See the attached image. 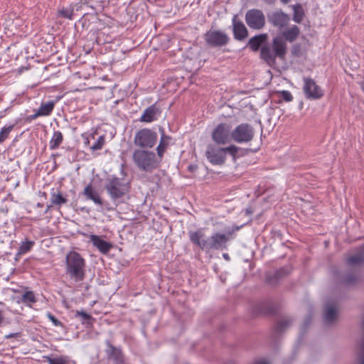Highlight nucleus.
I'll list each match as a JSON object with an SVG mask.
<instances>
[{"label":"nucleus","instance_id":"obj_1","mask_svg":"<svg viewBox=\"0 0 364 364\" xmlns=\"http://www.w3.org/2000/svg\"><path fill=\"white\" fill-rule=\"evenodd\" d=\"M240 230L239 226H234L225 233L214 232L210 237L205 238L202 229L188 232L190 241L201 250L209 252L210 250H223L226 249L227 243L230 240V236L235 231Z\"/></svg>","mask_w":364,"mask_h":364},{"label":"nucleus","instance_id":"obj_2","mask_svg":"<svg viewBox=\"0 0 364 364\" xmlns=\"http://www.w3.org/2000/svg\"><path fill=\"white\" fill-rule=\"evenodd\" d=\"M65 273L67 277L76 283L82 282L86 277V261L82 255L70 251L65 256Z\"/></svg>","mask_w":364,"mask_h":364},{"label":"nucleus","instance_id":"obj_3","mask_svg":"<svg viewBox=\"0 0 364 364\" xmlns=\"http://www.w3.org/2000/svg\"><path fill=\"white\" fill-rule=\"evenodd\" d=\"M105 189L111 200L118 205L124 201L131 190V184L124 178L110 175L105 179Z\"/></svg>","mask_w":364,"mask_h":364},{"label":"nucleus","instance_id":"obj_4","mask_svg":"<svg viewBox=\"0 0 364 364\" xmlns=\"http://www.w3.org/2000/svg\"><path fill=\"white\" fill-rule=\"evenodd\" d=\"M287 51V43L280 37L273 38L272 44L263 45L260 49V58L268 65L273 66L278 58L284 60Z\"/></svg>","mask_w":364,"mask_h":364},{"label":"nucleus","instance_id":"obj_5","mask_svg":"<svg viewBox=\"0 0 364 364\" xmlns=\"http://www.w3.org/2000/svg\"><path fill=\"white\" fill-rule=\"evenodd\" d=\"M162 159L158 154L144 149H135L132 154V160L135 166L145 172H151L158 168Z\"/></svg>","mask_w":364,"mask_h":364},{"label":"nucleus","instance_id":"obj_6","mask_svg":"<svg viewBox=\"0 0 364 364\" xmlns=\"http://www.w3.org/2000/svg\"><path fill=\"white\" fill-rule=\"evenodd\" d=\"M240 150V148L234 144L225 148L209 144L205 150V156L212 165H223L226 161L227 154L231 156L233 161H235L237 158V154Z\"/></svg>","mask_w":364,"mask_h":364},{"label":"nucleus","instance_id":"obj_7","mask_svg":"<svg viewBox=\"0 0 364 364\" xmlns=\"http://www.w3.org/2000/svg\"><path fill=\"white\" fill-rule=\"evenodd\" d=\"M255 136L253 127L248 123H242L235 127L231 132V139L237 144H247Z\"/></svg>","mask_w":364,"mask_h":364},{"label":"nucleus","instance_id":"obj_8","mask_svg":"<svg viewBox=\"0 0 364 364\" xmlns=\"http://www.w3.org/2000/svg\"><path fill=\"white\" fill-rule=\"evenodd\" d=\"M157 133L150 129L144 128L139 130L134 139L136 146L141 148H152L157 142Z\"/></svg>","mask_w":364,"mask_h":364},{"label":"nucleus","instance_id":"obj_9","mask_svg":"<svg viewBox=\"0 0 364 364\" xmlns=\"http://www.w3.org/2000/svg\"><path fill=\"white\" fill-rule=\"evenodd\" d=\"M245 22L251 29L261 30L265 25V16L262 10L252 9L245 14Z\"/></svg>","mask_w":364,"mask_h":364},{"label":"nucleus","instance_id":"obj_10","mask_svg":"<svg viewBox=\"0 0 364 364\" xmlns=\"http://www.w3.org/2000/svg\"><path fill=\"white\" fill-rule=\"evenodd\" d=\"M206 44L213 48L222 47L229 42L228 36L220 30H210L204 35Z\"/></svg>","mask_w":364,"mask_h":364},{"label":"nucleus","instance_id":"obj_11","mask_svg":"<svg viewBox=\"0 0 364 364\" xmlns=\"http://www.w3.org/2000/svg\"><path fill=\"white\" fill-rule=\"evenodd\" d=\"M231 132L229 124L220 123L213 130L212 139L218 145H225L232 141Z\"/></svg>","mask_w":364,"mask_h":364},{"label":"nucleus","instance_id":"obj_12","mask_svg":"<svg viewBox=\"0 0 364 364\" xmlns=\"http://www.w3.org/2000/svg\"><path fill=\"white\" fill-rule=\"evenodd\" d=\"M268 22L279 31L284 29L290 21V16L282 9H277L267 14Z\"/></svg>","mask_w":364,"mask_h":364},{"label":"nucleus","instance_id":"obj_13","mask_svg":"<svg viewBox=\"0 0 364 364\" xmlns=\"http://www.w3.org/2000/svg\"><path fill=\"white\" fill-rule=\"evenodd\" d=\"M304 82L303 90L306 98L318 100L323 95V90L313 79L305 77Z\"/></svg>","mask_w":364,"mask_h":364},{"label":"nucleus","instance_id":"obj_14","mask_svg":"<svg viewBox=\"0 0 364 364\" xmlns=\"http://www.w3.org/2000/svg\"><path fill=\"white\" fill-rule=\"evenodd\" d=\"M161 111L154 104L146 108L141 114L139 121L146 123H151L158 119L160 117Z\"/></svg>","mask_w":364,"mask_h":364},{"label":"nucleus","instance_id":"obj_15","mask_svg":"<svg viewBox=\"0 0 364 364\" xmlns=\"http://www.w3.org/2000/svg\"><path fill=\"white\" fill-rule=\"evenodd\" d=\"M90 242H91L94 247H95L102 254L106 255L112 248V245L108 242L101 237L96 235H90Z\"/></svg>","mask_w":364,"mask_h":364},{"label":"nucleus","instance_id":"obj_16","mask_svg":"<svg viewBox=\"0 0 364 364\" xmlns=\"http://www.w3.org/2000/svg\"><path fill=\"white\" fill-rule=\"evenodd\" d=\"M337 317L336 302L328 301L324 307L323 321L326 324L332 323Z\"/></svg>","mask_w":364,"mask_h":364},{"label":"nucleus","instance_id":"obj_17","mask_svg":"<svg viewBox=\"0 0 364 364\" xmlns=\"http://www.w3.org/2000/svg\"><path fill=\"white\" fill-rule=\"evenodd\" d=\"M233 34L236 40L242 41L245 39L248 35V31L245 24L237 20V16H235L232 18Z\"/></svg>","mask_w":364,"mask_h":364},{"label":"nucleus","instance_id":"obj_18","mask_svg":"<svg viewBox=\"0 0 364 364\" xmlns=\"http://www.w3.org/2000/svg\"><path fill=\"white\" fill-rule=\"evenodd\" d=\"M268 38V36L267 33H261L256 35L248 41L247 46L253 52H257L259 50H260L262 46L263 45H266V41Z\"/></svg>","mask_w":364,"mask_h":364},{"label":"nucleus","instance_id":"obj_19","mask_svg":"<svg viewBox=\"0 0 364 364\" xmlns=\"http://www.w3.org/2000/svg\"><path fill=\"white\" fill-rule=\"evenodd\" d=\"M106 355L112 363L124 357L120 348L114 346L109 341H106Z\"/></svg>","mask_w":364,"mask_h":364},{"label":"nucleus","instance_id":"obj_20","mask_svg":"<svg viewBox=\"0 0 364 364\" xmlns=\"http://www.w3.org/2000/svg\"><path fill=\"white\" fill-rule=\"evenodd\" d=\"M83 195L86 200H92L95 204L102 206L103 203L97 191L91 184H88L83 191Z\"/></svg>","mask_w":364,"mask_h":364},{"label":"nucleus","instance_id":"obj_21","mask_svg":"<svg viewBox=\"0 0 364 364\" xmlns=\"http://www.w3.org/2000/svg\"><path fill=\"white\" fill-rule=\"evenodd\" d=\"M161 132V138L159 145L156 147V151L159 157L164 156V152L170 144V141L171 140V137L165 134L164 130L163 128H160L159 129Z\"/></svg>","mask_w":364,"mask_h":364},{"label":"nucleus","instance_id":"obj_22","mask_svg":"<svg viewBox=\"0 0 364 364\" xmlns=\"http://www.w3.org/2000/svg\"><path fill=\"white\" fill-rule=\"evenodd\" d=\"M300 34V30L296 25L291 26L290 28L284 29L282 32V36H280L285 42L289 41L290 43L294 41Z\"/></svg>","mask_w":364,"mask_h":364},{"label":"nucleus","instance_id":"obj_23","mask_svg":"<svg viewBox=\"0 0 364 364\" xmlns=\"http://www.w3.org/2000/svg\"><path fill=\"white\" fill-rule=\"evenodd\" d=\"M364 262V245L360 247V251L347 259V264L350 266H358Z\"/></svg>","mask_w":364,"mask_h":364},{"label":"nucleus","instance_id":"obj_24","mask_svg":"<svg viewBox=\"0 0 364 364\" xmlns=\"http://www.w3.org/2000/svg\"><path fill=\"white\" fill-rule=\"evenodd\" d=\"M63 135L60 131H54L53 136L49 141V147L51 150H55L63 143Z\"/></svg>","mask_w":364,"mask_h":364},{"label":"nucleus","instance_id":"obj_25","mask_svg":"<svg viewBox=\"0 0 364 364\" xmlns=\"http://www.w3.org/2000/svg\"><path fill=\"white\" fill-rule=\"evenodd\" d=\"M50 195V203H52V205L60 207L62 205L67 203V198L62 195L60 191L55 192L54 189H52Z\"/></svg>","mask_w":364,"mask_h":364},{"label":"nucleus","instance_id":"obj_26","mask_svg":"<svg viewBox=\"0 0 364 364\" xmlns=\"http://www.w3.org/2000/svg\"><path fill=\"white\" fill-rule=\"evenodd\" d=\"M293 9V21L297 23H300L304 16V11L301 4H297L291 6Z\"/></svg>","mask_w":364,"mask_h":364},{"label":"nucleus","instance_id":"obj_27","mask_svg":"<svg viewBox=\"0 0 364 364\" xmlns=\"http://www.w3.org/2000/svg\"><path fill=\"white\" fill-rule=\"evenodd\" d=\"M292 319L289 317H285L280 319L275 325L274 330L277 333H282L286 328L291 326Z\"/></svg>","mask_w":364,"mask_h":364},{"label":"nucleus","instance_id":"obj_28","mask_svg":"<svg viewBox=\"0 0 364 364\" xmlns=\"http://www.w3.org/2000/svg\"><path fill=\"white\" fill-rule=\"evenodd\" d=\"M35 245V242L32 240H28L27 239L25 241H22L18 247V252H16V255H24L33 248Z\"/></svg>","mask_w":364,"mask_h":364},{"label":"nucleus","instance_id":"obj_29","mask_svg":"<svg viewBox=\"0 0 364 364\" xmlns=\"http://www.w3.org/2000/svg\"><path fill=\"white\" fill-rule=\"evenodd\" d=\"M54 106L55 102L49 101L46 103H42L38 109L42 116H48L52 113Z\"/></svg>","mask_w":364,"mask_h":364},{"label":"nucleus","instance_id":"obj_30","mask_svg":"<svg viewBox=\"0 0 364 364\" xmlns=\"http://www.w3.org/2000/svg\"><path fill=\"white\" fill-rule=\"evenodd\" d=\"M75 10V8H74V5L72 4L68 8L63 7L62 9H59L58 14L60 17L72 20L73 19V12Z\"/></svg>","mask_w":364,"mask_h":364},{"label":"nucleus","instance_id":"obj_31","mask_svg":"<svg viewBox=\"0 0 364 364\" xmlns=\"http://www.w3.org/2000/svg\"><path fill=\"white\" fill-rule=\"evenodd\" d=\"M21 301L24 304L30 305L36 302V299L33 291H27L23 294Z\"/></svg>","mask_w":364,"mask_h":364},{"label":"nucleus","instance_id":"obj_32","mask_svg":"<svg viewBox=\"0 0 364 364\" xmlns=\"http://www.w3.org/2000/svg\"><path fill=\"white\" fill-rule=\"evenodd\" d=\"M15 124H10L1 127L0 130V144H2L8 137L11 132L14 129Z\"/></svg>","mask_w":364,"mask_h":364},{"label":"nucleus","instance_id":"obj_33","mask_svg":"<svg viewBox=\"0 0 364 364\" xmlns=\"http://www.w3.org/2000/svg\"><path fill=\"white\" fill-rule=\"evenodd\" d=\"M359 279V274L357 273H349L342 278V282L345 284H354Z\"/></svg>","mask_w":364,"mask_h":364},{"label":"nucleus","instance_id":"obj_34","mask_svg":"<svg viewBox=\"0 0 364 364\" xmlns=\"http://www.w3.org/2000/svg\"><path fill=\"white\" fill-rule=\"evenodd\" d=\"M49 364H75V363L72 360H70L67 358L60 357V358H48Z\"/></svg>","mask_w":364,"mask_h":364},{"label":"nucleus","instance_id":"obj_35","mask_svg":"<svg viewBox=\"0 0 364 364\" xmlns=\"http://www.w3.org/2000/svg\"><path fill=\"white\" fill-rule=\"evenodd\" d=\"M105 136L104 135H101L97 139V141L92 146H90V149L92 151H95L102 149V148L103 147V146L105 144Z\"/></svg>","mask_w":364,"mask_h":364},{"label":"nucleus","instance_id":"obj_36","mask_svg":"<svg viewBox=\"0 0 364 364\" xmlns=\"http://www.w3.org/2000/svg\"><path fill=\"white\" fill-rule=\"evenodd\" d=\"M91 1L92 0H75L73 4L74 5V8H75V11L81 10L84 6L93 9V6L90 4Z\"/></svg>","mask_w":364,"mask_h":364},{"label":"nucleus","instance_id":"obj_37","mask_svg":"<svg viewBox=\"0 0 364 364\" xmlns=\"http://www.w3.org/2000/svg\"><path fill=\"white\" fill-rule=\"evenodd\" d=\"M289 273V269L287 267H282L277 270L274 274L276 279H279L280 277L287 275Z\"/></svg>","mask_w":364,"mask_h":364},{"label":"nucleus","instance_id":"obj_38","mask_svg":"<svg viewBox=\"0 0 364 364\" xmlns=\"http://www.w3.org/2000/svg\"><path fill=\"white\" fill-rule=\"evenodd\" d=\"M281 97L286 102H291L293 100L291 93L288 90H282L280 92Z\"/></svg>","mask_w":364,"mask_h":364},{"label":"nucleus","instance_id":"obj_39","mask_svg":"<svg viewBox=\"0 0 364 364\" xmlns=\"http://www.w3.org/2000/svg\"><path fill=\"white\" fill-rule=\"evenodd\" d=\"M47 316L49 318V320L52 322L53 326H63L62 323L58 319H57L55 316H53L50 313H48Z\"/></svg>","mask_w":364,"mask_h":364},{"label":"nucleus","instance_id":"obj_40","mask_svg":"<svg viewBox=\"0 0 364 364\" xmlns=\"http://www.w3.org/2000/svg\"><path fill=\"white\" fill-rule=\"evenodd\" d=\"M76 315L80 316L83 321H87L92 318L90 314L83 311H77Z\"/></svg>","mask_w":364,"mask_h":364},{"label":"nucleus","instance_id":"obj_41","mask_svg":"<svg viewBox=\"0 0 364 364\" xmlns=\"http://www.w3.org/2000/svg\"><path fill=\"white\" fill-rule=\"evenodd\" d=\"M82 137L84 140V144L85 146H89L90 145V138L95 139V133H92L89 136H87L86 134H82Z\"/></svg>","mask_w":364,"mask_h":364},{"label":"nucleus","instance_id":"obj_42","mask_svg":"<svg viewBox=\"0 0 364 364\" xmlns=\"http://www.w3.org/2000/svg\"><path fill=\"white\" fill-rule=\"evenodd\" d=\"M311 315H308L304 318V323H303V328L304 329L306 328L311 323Z\"/></svg>","mask_w":364,"mask_h":364},{"label":"nucleus","instance_id":"obj_43","mask_svg":"<svg viewBox=\"0 0 364 364\" xmlns=\"http://www.w3.org/2000/svg\"><path fill=\"white\" fill-rule=\"evenodd\" d=\"M21 336V333L19 332H17V333H9V334H6L4 336V338L5 339H9V338H17L18 336Z\"/></svg>","mask_w":364,"mask_h":364},{"label":"nucleus","instance_id":"obj_44","mask_svg":"<svg viewBox=\"0 0 364 364\" xmlns=\"http://www.w3.org/2000/svg\"><path fill=\"white\" fill-rule=\"evenodd\" d=\"M299 50H300L299 45H294L292 48L291 53L293 55L299 56Z\"/></svg>","mask_w":364,"mask_h":364},{"label":"nucleus","instance_id":"obj_45","mask_svg":"<svg viewBox=\"0 0 364 364\" xmlns=\"http://www.w3.org/2000/svg\"><path fill=\"white\" fill-rule=\"evenodd\" d=\"M252 364H269V363L264 358H259L255 360Z\"/></svg>","mask_w":364,"mask_h":364},{"label":"nucleus","instance_id":"obj_46","mask_svg":"<svg viewBox=\"0 0 364 364\" xmlns=\"http://www.w3.org/2000/svg\"><path fill=\"white\" fill-rule=\"evenodd\" d=\"M40 116H42L41 114L40 113V112L38 111V109L36 112V113H34L33 114H31L28 117V119L29 120H33L35 119H36L37 117H40Z\"/></svg>","mask_w":364,"mask_h":364},{"label":"nucleus","instance_id":"obj_47","mask_svg":"<svg viewBox=\"0 0 364 364\" xmlns=\"http://www.w3.org/2000/svg\"><path fill=\"white\" fill-rule=\"evenodd\" d=\"M112 364H129V363H127L125 358L124 357L120 360L113 362Z\"/></svg>","mask_w":364,"mask_h":364},{"label":"nucleus","instance_id":"obj_48","mask_svg":"<svg viewBox=\"0 0 364 364\" xmlns=\"http://www.w3.org/2000/svg\"><path fill=\"white\" fill-rule=\"evenodd\" d=\"M260 312L262 314H272L274 312V309L272 307H269L268 309H262Z\"/></svg>","mask_w":364,"mask_h":364},{"label":"nucleus","instance_id":"obj_49","mask_svg":"<svg viewBox=\"0 0 364 364\" xmlns=\"http://www.w3.org/2000/svg\"><path fill=\"white\" fill-rule=\"evenodd\" d=\"M263 1L267 4L272 5L275 3L276 0H263Z\"/></svg>","mask_w":364,"mask_h":364},{"label":"nucleus","instance_id":"obj_50","mask_svg":"<svg viewBox=\"0 0 364 364\" xmlns=\"http://www.w3.org/2000/svg\"><path fill=\"white\" fill-rule=\"evenodd\" d=\"M223 258H224L225 260H227V261H229V260H230V256H229V255H228V253H224V254L223 255Z\"/></svg>","mask_w":364,"mask_h":364},{"label":"nucleus","instance_id":"obj_51","mask_svg":"<svg viewBox=\"0 0 364 364\" xmlns=\"http://www.w3.org/2000/svg\"><path fill=\"white\" fill-rule=\"evenodd\" d=\"M3 320H4V316H3L1 311H0V324L2 323Z\"/></svg>","mask_w":364,"mask_h":364},{"label":"nucleus","instance_id":"obj_52","mask_svg":"<svg viewBox=\"0 0 364 364\" xmlns=\"http://www.w3.org/2000/svg\"><path fill=\"white\" fill-rule=\"evenodd\" d=\"M53 205H52V203H51L50 205H48L47 206V208H46V211H45V213H48V212L49 211L50 208L52 206H53Z\"/></svg>","mask_w":364,"mask_h":364},{"label":"nucleus","instance_id":"obj_53","mask_svg":"<svg viewBox=\"0 0 364 364\" xmlns=\"http://www.w3.org/2000/svg\"><path fill=\"white\" fill-rule=\"evenodd\" d=\"M284 4H287L291 1V0H280Z\"/></svg>","mask_w":364,"mask_h":364},{"label":"nucleus","instance_id":"obj_54","mask_svg":"<svg viewBox=\"0 0 364 364\" xmlns=\"http://www.w3.org/2000/svg\"><path fill=\"white\" fill-rule=\"evenodd\" d=\"M267 282H268V283L272 284V282H271V280H270V276H268V277H267Z\"/></svg>","mask_w":364,"mask_h":364},{"label":"nucleus","instance_id":"obj_55","mask_svg":"<svg viewBox=\"0 0 364 364\" xmlns=\"http://www.w3.org/2000/svg\"><path fill=\"white\" fill-rule=\"evenodd\" d=\"M121 172H122V173H124V166H123V165H122Z\"/></svg>","mask_w":364,"mask_h":364},{"label":"nucleus","instance_id":"obj_56","mask_svg":"<svg viewBox=\"0 0 364 364\" xmlns=\"http://www.w3.org/2000/svg\"><path fill=\"white\" fill-rule=\"evenodd\" d=\"M37 206H38V207H42V206H43V204H41V203H38L37 204Z\"/></svg>","mask_w":364,"mask_h":364},{"label":"nucleus","instance_id":"obj_57","mask_svg":"<svg viewBox=\"0 0 364 364\" xmlns=\"http://www.w3.org/2000/svg\"><path fill=\"white\" fill-rule=\"evenodd\" d=\"M19 256H20V255H16V259H18V257H19Z\"/></svg>","mask_w":364,"mask_h":364}]
</instances>
